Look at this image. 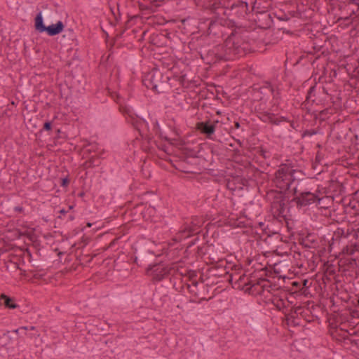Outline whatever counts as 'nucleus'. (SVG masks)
<instances>
[{
    "label": "nucleus",
    "instance_id": "1",
    "mask_svg": "<svg viewBox=\"0 0 359 359\" xmlns=\"http://www.w3.org/2000/svg\"><path fill=\"white\" fill-rule=\"evenodd\" d=\"M304 175L302 170L294 169L291 163H281L275 172L273 182L280 191L271 190L273 194L271 203V211L274 217L287 219L290 208H286V202H289V198L286 196V191L292 194V189L297 185V188L301 182V177Z\"/></svg>",
    "mask_w": 359,
    "mask_h": 359
},
{
    "label": "nucleus",
    "instance_id": "2",
    "mask_svg": "<svg viewBox=\"0 0 359 359\" xmlns=\"http://www.w3.org/2000/svg\"><path fill=\"white\" fill-rule=\"evenodd\" d=\"M226 52L228 60L243 57L252 51V47L247 36L233 31L222 43Z\"/></svg>",
    "mask_w": 359,
    "mask_h": 359
},
{
    "label": "nucleus",
    "instance_id": "3",
    "mask_svg": "<svg viewBox=\"0 0 359 359\" xmlns=\"http://www.w3.org/2000/svg\"><path fill=\"white\" fill-rule=\"evenodd\" d=\"M171 75L168 71L163 72L158 69L154 68L144 74L142 78V84L147 88L161 93L170 87L169 83Z\"/></svg>",
    "mask_w": 359,
    "mask_h": 359
},
{
    "label": "nucleus",
    "instance_id": "4",
    "mask_svg": "<svg viewBox=\"0 0 359 359\" xmlns=\"http://www.w3.org/2000/svg\"><path fill=\"white\" fill-rule=\"evenodd\" d=\"M231 0H203L204 5L206 8L219 15L218 10H224L230 8L232 14L236 15L238 18H244L247 15L248 11V3L243 1H237L236 2L230 4Z\"/></svg>",
    "mask_w": 359,
    "mask_h": 359
},
{
    "label": "nucleus",
    "instance_id": "5",
    "mask_svg": "<svg viewBox=\"0 0 359 359\" xmlns=\"http://www.w3.org/2000/svg\"><path fill=\"white\" fill-rule=\"evenodd\" d=\"M196 46L199 48L198 53L202 60L209 65L216 64L222 61H228L226 52L222 44L213 46L211 49L207 50L205 48V41L202 36L196 41Z\"/></svg>",
    "mask_w": 359,
    "mask_h": 359
},
{
    "label": "nucleus",
    "instance_id": "6",
    "mask_svg": "<svg viewBox=\"0 0 359 359\" xmlns=\"http://www.w3.org/2000/svg\"><path fill=\"white\" fill-rule=\"evenodd\" d=\"M293 198L290 200L287 203H294L297 208H302L308 207L311 205L320 203V201L323 198V196L320 190H316V192L309 191H300L297 188V185L292 189Z\"/></svg>",
    "mask_w": 359,
    "mask_h": 359
},
{
    "label": "nucleus",
    "instance_id": "7",
    "mask_svg": "<svg viewBox=\"0 0 359 359\" xmlns=\"http://www.w3.org/2000/svg\"><path fill=\"white\" fill-rule=\"evenodd\" d=\"M177 271L178 266L177 263L167 264L162 262L149 265L147 269V273L156 281H161L169 275L174 276Z\"/></svg>",
    "mask_w": 359,
    "mask_h": 359
},
{
    "label": "nucleus",
    "instance_id": "8",
    "mask_svg": "<svg viewBox=\"0 0 359 359\" xmlns=\"http://www.w3.org/2000/svg\"><path fill=\"white\" fill-rule=\"evenodd\" d=\"M34 28L39 33L46 32L48 36H53L63 32L65 25L61 20H58L55 24L46 26L42 14L37 13L34 18Z\"/></svg>",
    "mask_w": 359,
    "mask_h": 359
},
{
    "label": "nucleus",
    "instance_id": "9",
    "mask_svg": "<svg viewBox=\"0 0 359 359\" xmlns=\"http://www.w3.org/2000/svg\"><path fill=\"white\" fill-rule=\"evenodd\" d=\"M203 219L200 218H192L189 223H185L179 231L181 237H189L191 235L199 233L200 227L202 226Z\"/></svg>",
    "mask_w": 359,
    "mask_h": 359
},
{
    "label": "nucleus",
    "instance_id": "10",
    "mask_svg": "<svg viewBox=\"0 0 359 359\" xmlns=\"http://www.w3.org/2000/svg\"><path fill=\"white\" fill-rule=\"evenodd\" d=\"M269 283V280L264 278L251 279L248 280L249 286L245 289V292L257 296L261 295L264 292V285L262 283Z\"/></svg>",
    "mask_w": 359,
    "mask_h": 359
},
{
    "label": "nucleus",
    "instance_id": "11",
    "mask_svg": "<svg viewBox=\"0 0 359 359\" xmlns=\"http://www.w3.org/2000/svg\"><path fill=\"white\" fill-rule=\"evenodd\" d=\"M222 19L211 20L207 29V35L217 39L222 38L225 27L222 24Z\"/></svg>",
    "mask_w": 359,
    "mask_h": 359
},
{
    "label": "nucleus",
    "instance_id": "12",
    "mask_svg": "<svg viewBox=\"0 0 359 359\" xmlns=\"http://www.w3.org/2000/svg\"><path fill=\"white\" fill-rule=\"evenodd\" d=\"M218 121L212 122L210 120L201 121L196 123V129L208 138L212 139V135L215 133V126Z\"/></svg>",
    "mask_w": 359,
    "mask_h": 359
},
{
    "label": "nucleus",
    "instance_id": "13",
    "mask_svg": "<svg viewBox=\"0 0 359 359\" xmlns=\"http://www.w3.org/2000/svg\"><path fill=\"white\" fill-rule=\"evenodd\" d=\"M257 116L262 121L274 125H279L282 121H289L287 118L284 116L276 118L274 114L268 111L258 112Z\"/></svg>",
    "mask_w": 359,
    "mask_h": 359
},
{
    "label": "nucleus",
    "instance_id": "14",
    "mask_svg": "<svg viewBox=\"0 0 359 359\" xmlns=\"http://www.w3.org/2000/svg\"><path fill=\"white\" fill-rule=\"evenodd\" d=\"M344 191V187L341 182L337 180H330L328 181V185L325 187L326 194H334L336 196L341 195Z\"/></svg>",
    "mask_w": 359,
    "mask_h": 359
},
{
    "label": "nucleus",
    "instance_id": "15",
    "mask_svg": "<svg viewBox=\"0 0 359 359\" xmlns=\"http://www.w3.org/2000/svg\"><path fill=\"white\" fill-rule=\"evenodd\" d=\"M161 0H142L139 3L140 9L142 11L156 12L161 6Z\"/></svg>",
    "mask_w": 359,
    "mask_h": 359
},
{
    "label": "nucleus",
    "instance_id": "16",
    "mask_svg": "<svg viewBox=\"0 0 359 359\" xmlns=\"http://www.w3.org/2000/svg\"><path fill=\"white\" fill-rule=\"evenodd\" d=\"M252 277L248 278L245 273H243L236 279L233 283V287L245 291L247 287L249 286L248 280H251Z\"/></svg>",
    "mask_w": 359,
    "mask_h": 359
},
{
    "label": "nucleus",
    "instance_id": "17",
    "mask_svg": "<svg viewBox=\"0 0 359 359\" xmlns=\"http://www.w3.org/2000/svg\"><path fill=\"white\" fill-rule=\"evenodd\" d=\"M4 305L6 308L9 309H14L19 307L18 304L15 302V299L4 293L0 295V306Z\"/></svg>",
    "mask_w": 359,
    "mask_h": 359
},
{
    "label": "nucleus",
    "instance_id": "18",
    "mask_svg": "<svg viewBox=\"0 0 359 359\" xmlns=\"http://www.w3.org/2000/svg\"><path fill=\"white\" fill-rule=\"evenodd\" d=\"M285 319L287 325L293 327L299 326L302 324L304 320L301 317L295 316L294 315L287 312V309L285 313Z\"/></svg>",
    "mask_w": 359,
    "mask_h": 359
},
{
    "label": "nucleus",
    "instance_id": "19",
    "mask_svg": "<svg viewBox=\"0 0 359 359\" xmlns=\"http://www.w3.org/2000/svg\"><path fill=\"white\" fill-rule=\"evenodd\" d=\"M287 312L294 315L295 316L301 317L304 320L309 322L310 320H307L306 316L309 311L302 306L290 307L287 309Z\"/></svg>",
    "mask_w": 359,
    "mask_h": 359
},
{
    "label": "nucleus",
    "instance_id": "20",
    "mask_svg": "<svg viewBox=\"0 0 359 359\" xmlns=\"http://www.w3.org/2000/svg\"><path fill=\"white\" fill-rule=\"evenodd\" d=\"M344 10L349 15V17L352 20L359 17V6L344 3Z\"/></svg>",
    "mask_w": 359,
    "mask_h": 359
},
{
    "label": "nucleus",
    "instance_id": "21",
    "mask_svg": "<svg viewBox=\"0 0 359 359\" xmlns=\"http://www.w3.org/2000/svg\"><path fill=\"white\" fill-rule=\"evenodd\" d=\"M131 123L134 128L137 130L141 137H143L141 132V127L144 125L148 128V123L143 118H132Z\"/></svg>",
    "mask_w": 359,
    "mask_h": 359
},
{
    "label": "nucleus",
    "instance_id": "22",
    "mask_svg": "<svg viewBox=\"0 0 359 359\" xmlns=\"http://www.w3.org/2000/svg\"><path fill=\"white\" fill-rule=\"evenodd\" d=\"M341 251L344 255H352L355 252H359V243L351 242L344 246Z\"/></svg>",
    "mask_w": 359,
    "mask_h": 359
},
{
    "label": "nucleus",
    "instance_id": "23",
    "mask_svg": "<svg viewBox=\"0 0 359 359\" xmlns=\"http://www.w3.org/2000/svg\"><path fill=\"white\" fill-rule=\"evenodd\" d=\"M178 81L180 85L185 88H191L196 86V81L194 80H189L186 74H183L178 78Z\"/></svg>",
    "mask_w": 359,
    "mask_h": 359
},
{
    "label": "nucleus",
    "instance_id": "24",
    "mask_svg": "<svg viewBox=\"0 0 359 359\" xmlns=\"http://www.w3.org/2000/svg\"><path fill=\"white\" fill-rule=\"evenodd\" d=\"M100 163V158L97 156H95L90 157L88 160L86 161L83 164V167L84 169H88L90 168H93L95 166H98Z\"/></svg>",
    "mask_w": 359,
    "mask_h": 359
},
{
    "label": "nucleus",
    "instance_id": "25",
    "mask_svg": "<svg viewBox=\"0 0 359 359\" xmlns=\"http://www.w3.org/2000/svg\"><path fill=\"white\" fill-rule=\"evenodd\" d=\"M316 89V85H313L309 89L307 94H306V100L303 104H306V103L315 102V99H313V97L316 96V95H315Z\"/></svg>",
    "mask_w": 359,
    "mask_h": 359
},
{
    "label": "nucleus",
    "instance_id": "26",
    "mask_svg": "<svg viewBox=\"0 0 359 359\" xmlns=\"http://www.w3.org/2000/svg\"><path fill=\"white\" fill-rule=\"evenodd\" d=\"M209 271L214 276H222L229 274L226 268L212 267L210 269Z\"/></svg>",
    "mask_w": 359,
    "mask_h": 359
},
{
    "label": "nucleus",
    "instance_id": "27",
    "mask_svg": "<svg viewBox=\"0 0 359 359\" xmlns=\"http://www.w3.org/2000/svg\"><path fill=\"white\" fill-rule=\"evenodd\" d=\"M259 90L262 93L266 91H269V93H271V95H273V97H276V95L274 94V88L269 82H266L265 85L260 87Z\"/></svg>",
    "mask_w": 359,
    "mask_h": 359
},
{
    "label": "nucleus",
    "instance_id": "28",
    "mask_svg": "<svg viewBox=\"0 0 359 359\" xmlns=\"http://www.w3.org/2000/svg\"><path fill=\"white\" fill-rule=\"evenodd\" d=\"M14 337L15 336L13 334L12 331L8 330L5 333H4L2 335V339H6V341H5L4 346H7Z\"/></svg>",
    "mask_w": 359,
    "mask_h": 359
},
{
    "label": "nucleus",
    "instance_id": "29",
    "mask_svg": "<svg viewBox=\"0 0 359 359\" xmlns=\"http://www.w3.org/2000/svg\"><path fill=\"white\" fill-rule=\"evenodd\" d=\"M319 130L317 129H310L304 130L302 134V137L304 138L305 137H311L312 135H316L318 133Z\"/></svg>",
    "mask_w": 359,
    "mask_h": 359
},
{
    "label": "nucleus",
    "instance_id": "30",
    "mask_svg": "<svg viewBox=\"0 0 359 359\" xmlns=\"http://www.w3.org/2000/svg\"><path fill=\"white\" fill-rule=\"evenodd\" d=\"M348 236H352L356 240L359 239V228L356 231L353 229L350 233H347L346 236H344V238H347Z\"/></svg>",
    "mask_w": 359,
    "mask_h": 359
},
{
    "label": "nucleus",
    "instance_id": "31",
    "mask_svg": "<svg viewBox=\"0 0 359 359\" xmlns=\"http://www.w3.org/2000/svg\"><path fill=\"white\" fill-rule=\"evenodd\" d=\"M229 275V278L226 279L230 283H231L232 285H233V282L236 280V278H238V276H240V273H231V274H228Z\"/></svg>",
    "mask_w": 359,
    "mask_h": 359
},
{
    "label": "nucleus",
    "instance_id": "32",
    "mask_svg": "<svg viewBox=\"0 0 359 359\" xmlns=\"http://www.w3.org/2000/svg\"><path fill=\"white\" fill-rule=\"evenodd\" d=\"M257 153L265 159L270 158V155H269V152L266 149H264L263 147H260L259 149L258 150Z\"/></svg>",
    "mask_w": 359,
    "mask_h": 359
},
{
    "label": "nucleus",
    "instance_id": "33",
    "mask_svg": "<svg viewBox=\"0 0 359 359\" xmlns=\"http://www.w3.org/2000/svg\"><path fill=\"white\" fill-rule=\"evenodd\" d=\"M63 38H67L69 40H73L74 39V32L71 29H68L65 31V34L62 36Z\"/></svg>",
    "mask_w": 359,
    "mask_h": 359
},
{
    "label": "nucleus",
    "instance_id": "34",
    "mask_svg": "<svg viewBox=\"0 0 359 359\" xmlns=\"http://www.w3.org/2000/svg\"><path fill=\"white\" fill-rule=\"evenodd\" d=\"M53 123L50 121H47L43 123L42 130L46 131H50L52 130Z\"/></svg>",
    "mask_w": 359,
    "mask_h": 359
},
{
    "label": "nucleus",
    "instance_id": "35",
    "mask_svg": "<svg viewBox=\"0 0 359 359\" xmlns=\"http://www.w3.org/2000/svg\"><path fill=\"white\" fill-rule=\"evenodd\" d=\"M242 265L238 264H233L231 266V270L234 271V273H239L241 272V271L242 270Z\"/></svg>",
    "mask_w": 359,
    "mask_h": 359
},
{
    "label": "nucleus",
    "instance_id": "36",
    "mask_svg": "<svg viewBox=\"0 0 359 359\" xmlns=\"http://www.w3.org/2000/svg\"><path fill=\"white\" fill-rule=\"evenodd\" d=\"M69 179L68 177L61 179L60 186L62 187H67L69 184Z\"/></svg>",
    "mask_w": 359,
    "mask_h": 359
},
{
    "label": "nucleus",
    "instance_id": "37",
    "mask_svg": "<svg viewBox=\"0 0 359 359\" xmlns=\"http://www.w3.org/2000/svg\"><path fill=\"white\" fill-rule=\"evenodd\" d=\"M325 114H326V110H323V111H320L318 114L315 115V118H319L321 121H323L325 119V118H323V116Z\"/></svg>",
    "mask_w": 359,
    "mask_h": 359
},
{
    "label": "nucleus",
    "instance_id": "38",
    "mask_svg": "<svg viewBox=\"0 0 359 359\" xmlns=\"http://www.w3.org/2000/svg\"><path fill=\"white\" fill-rule=\"evenodd\" d=\"M68 212V211L65 210V209H62L59 211V213L60 214V215H59L57 217L58 219H62V215L65 216L67 213Z\"/></svg>",
    "mask_w": 359,
    "mask_h": 359
},
{
    "label": "nucleus",
    "instance_id": "39",
    "mask_svg": "<svg viewBox=\"0 0 359 359\" xmlns=\"http://www.w3.org/2000/svg\"><path fill=\"white\" fill-rule=\"evenodd\" d=\"M346 4H353L356 6H359V0H348L347 2H345Z\"/></svg>",
    "mask_w": 359,
    "mask_h": 359
},
{
    "label": "nucleus",
    "instance_id": "40",
    "mask_svg": "<svg viewBox=\"0 0 359 359\" xmlns=\"http://www.w3.org/2000/svg\"><path fill=\"white\" fill-rule=\"evenodd\" d=\"M262 285H264V291L267 290L269 292V288L271 287V285L270 284V282L269 281V283L266 282V283H262Z\"/></svg>",
    "mask_w": 359,
    "mask_h": 359
},
{
    "label": "nucleus",
    "instance_id": "41",
    "mask_svg": "<svg viewBox=\"0 0 359 359\" xmlns=\"http://www.w3.org/2000/svg\"><path fill=\"white\" fill-rule=\"evenodd\" d=\"M38 13L42 14V17H43V16L46 17V16H48L49 15V11L46 9L43 12L40 11ZM42 18L43 19V18Z\"/></svg>",
    "mask_w": 359,
    "mask_h": 359
},
{
    "label": "nucleus",
    "instance_id": "42",
    "mask_svg": "<svg viewBox=\"0 0 359 359\" xmlns=\"http://www.w3.org/2000/svg\"><path fill=\"white\" fill-rule=\"evenodd\" d=\"M189 275L191 278H193L196 276V272L195 271H189Z\"/></svg>",
    "mask_w": 359,
    "mask_h": 359
},
{
    "label": "nucleus",
    "instance_id": "43",
    "mask_svg": "<svg viewBox=\"0 0 359 359\" xmlns=\"http://www.w3.org/2000/svg\"><path fill=\"white\" fill-rule=\"evenodd\" d=\"M14 210L15 212H21L23 211V208L22 206H15L14 208Z\"/></svg>",
    "mask_w": 359,
    "mask_h": 359
},
{
    "label": "nucleus",
    "instance_id": "44",
    "mask_svg": "<svg viewBox=\"0 0 359 359\" xmlns=\"http://www.w3.org/2000/svg\"><path fill=\"white\" fill-rule=\"evenodd\" d=\"M20 330H20V328L19 327V328H18V329H15V330H12V332H13V334H14V336H15L16 334H19V332H20Z\"/></svg>",
    "mask_w": 359,
    "mask_h": 359
},
{
    "label": "nucleus",
    "instance_id": "45",
    "mask_svg": "<svg viewBox=\"0 0 359 359\" xmlns=\"http://www.w3.org/2000/svg\"><path fill=\"white\" fill-rule=\"evenodd\" d=\"M233 124H234V126H233V127H234V128H236V129H238V128L241 127V124H240V123H239L238 121H235V122L233 123Z\"/></svg>",
    "mask_w": 359,
    "mask_h": 359
},
{
    "label": "nucleus",
    "instance_id": "46",
    "mask_svg": "<svg viewBox=\"0 0 359 359\" xmlns=\"http://www.w3.org/2000/svg\"><path fill=\"white\" fill-rule=\"evenodd\" d=\"M117 11H118V13H119V10L118 8H117ZM111 12L113 13V15H114L115 17V20L116 21H118V18H120V13H118V17L116 15V14L114 13V12L113 11V10H111Z\"/></svg>",
    "mask_w": 359,
    "mask_h": 359
},
{
    "label": "nucleus",
    "instance_id": "47",
    "mask_svg": "<svg viewBox=\"0 0 359 359\" xmlns=\"http://www.w3.org/2000/svg\"><path fill=\"white\" fill-rule=\"evenodd\" d=\"M5 341H6V339H2V336L0 337V344H1L2 346H4V344L5 343Z\"/></svg>",
    "mask_w": 359,
    "mask_h": 359
},
{
    "label": "nucleus",
    "instance_id": "48",
    "mask_svg": "<svg viewBox=\"0 0 359 359\" xmlns=\"http://www.w3.org/2000/svg\"><path fill=\"white\" fill-rule=\"evenodd\" d=\"M68 217H69V220L72 221L74 219V215L72 214H70V215H69Z\"/></svg>",
    "mask_w": 359,
    "mask_h": 359
},
{
    "label": "nucleus",
    "instance_id": "49",
    "mask_svg": "<svg viewBox=\"0 0 359 359\" xmlns=\"http://www.w3.org/2000/svg\"><path fill=\"white\" fill-rule=\"evenodd\" d=\"M21 330H29V327L27 326H22L20 327Z\"/></svg>",
    "mask_w": 359,
    "mask_h": 359
},
{
    "label": "nucleus",
    "instance_id": "50",
    "mask_svg": "<svg viewBox=\"0 0 359 359\" xmlns=\"http://www.w3.org/2000/svg\"><path fill=\"white\" fill-rule=\"evenodd\" d=\"M182 171L186 173L194 172V171L189 170H183Z\"/></svg>",
    "mask_w": 359,
    "mask_h": 359
},
{
    "label": "nucleus",
    "instance_id": "51",
    "mask_svg": "<svg viewBox=\"0 0 359 359\" xmlns=\"http://www.w3.org/2000/svg\"><path fill=\"white\" fill-rule=\"evenodd\" d=\"M36 330V327L34 326H31L29 327V330Z\"/></svg>",
    "mask_w": 359,
    "mask_h": 359
},
{
    "label": "nucleus",
    "instance_id": "52",
    "mask_svg": "<svg viewBox=\"0 0 359 359\" xmlns=\"http://www.w3.org/2000/svg\"><path fill=\"white\" fill-rule=\"evenodd\" d=\"M91 226H92V223H90V222H88L86 224L87 227H91Z\"/></svg>",
    "mask_w": 359,
    "mask_h": 359
},
{
    "label": "nucleus",
    "instance_id": "53",
    "mask_svg": "<svg viewBox=\"0 0 359 359\" xmlns=\"http://www.w3.org/2000/svg\"><path fill=\"white\" fill-rule=\"evenodd\" d=\"M192 283H193V285H194V286H197V285H198V282H197V281H195V280H194Z\"/></svg>",
    "mask_w": 359,
    "mask_h": 359
},
{
    "label": "nucleus",
    "instance_id": "54",
    "mask_svg": "<svg viewBox=\"0 0 359 359\" xmlns=\"http://www.w3.org/2000/svg\"><path fill=\"white\" fill-rule=\"evenodd\" d=\"M155 127H156L157 128H159V125L157 121H156Z\"/></svg>",
    "mask_w": 359,
    "mask_h": 359
},
{
    "label": "nucleus",
    "instance_id": "55",
    "mask_svg": "<svg viewBox=\"0 0 359 359\" xmlns=\"http://www.w3.org/2000/svg\"><path fill=\"white\" fill-rule=\"evenodd\" d=\"M56 133L57 135H59V134L60 133V129L56 130Z\"/></svg>",
    "mask_w": 359,
    "mask_h": 359
},
{
    "label": "nucleus",
    "instance_id": "56",
    "mask_svg": "<svg viewBox=\"0 0 359 359\" xmlns=\"http://www.w3.org/2000/svg\"><path fill=\"white\" fill-rule=\"evenodd\" d=\"M202 248L198 247V252L199 253V250H201Z\"/></svg>",
    "mask_w": 359,
    "mask_h": 359
},
{
    "label": "nucleus",
    "instance_id": "57",
    "mask_svg": "<svg viewBox=\"0 0 359 359\" xmlns=\"http://www.w3.org/2000/svg\"><path fill=\"white\" fill-rule=\"evenodd\" d=\"M164 139H165V140H167V141H170V139H169V138H168L167 137H164Z\"/></svg>",
    "mask_w": 359,
    "mask_h": 359
},
{
    "label": "nucleus",
    "instance_id": "58",
    "mask_svg": "<svg viewBox=\"0 0 359 359\" xmlns=\"http://www.w3.org/2000/svg\"><path fill=\"white\" fill-rule=\"evenodd\" d=\"M298 285V283L297 282H294L293 283V285Z\"/></svg>",
    "mask_w": 359,
    "mask_h": 359
},
{
    "label": "nucleus",
    "instance_id": "59",
    "mask_svg": "<svg viewBox=\"0 0 359 359\" xmlns=\"http://www.w3.org/2000/svg\"><path fill=\"white\" fill-rule=\"evenodd\" d=\"M189 159H190V160H196V158H187V161H188Z\"/></svg>",
    "mask_w": 359,
    "mask_h": 359
},
{
    "label": "nucleus",
    "instance_id": "60",
    "mask_svg": "<svg viewBox=\"0 0 359 359\" xmlns=\"http://www.w3.org/2000/svg\"><path fill=\"white\" fill-rule=\"evenodd\" d=\"M323 92H325V93H327L326 89H325V88H323Z\"/></svg>",
    "mask_w": 359,
    "mask_h": 359
},
{
    "label": "nucleus",
    "instance_id": "61",
    "mask_svg": "<svg viewBox=\"0 0 359 359\" xmlns=\"http://www.w3.org/2000/svg\"><path fill=\"white\" fill-rule=\"evenodd\" d=\"M237 142L239 143L240 145H241V142L239 140H238Z\"/></svg>",
    "mask_w": 359,
    "mask_h": 359
},
{
    "label": "nucleus",
    "instance_id": "62",
    "mask_svg": "<svg viewBox=\"0 0 359 359\" xmlns=\"http://www.w3.org/2000/svg\"><path fill=\"white\" fill-rule=\"evenodd\" d=\"M72 208H73V206H72V205H70V206L69 207V209H72Z\"/></svg>",
    "mask_w": 359,
    "mask_h": 359
},
{
    "label": "nucleus",
    "instance_id": "63",
    "mask_svg": "<svg viewBox=\"0 0 359 359\" xmlns=\"http://www.w3.org/2000/svg\"><path fill=\"white\" fill-rule=\"evenodd\" d=\"M48 6L46 5L45 6H43V8H47Z\"/></svg>",
    "mask_w": 359,
    "mask_h": 359
},
{
    "label": "nucleus",
    "instance_id": "64",
    "mask_svg": "<svg viewBox=\"0 0 359 359\" xmlns=\"http://www.w3.org/2000/svg\"><path fill=\"white\" fill-rule=\"evenodd\" d=\"M293 123H294L293 122H292V123H291V126H292V128H294Z\"/></svg>",
    "mask_w": 359,
    "mask_h": 359
}]
</instances>
